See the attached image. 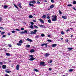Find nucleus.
Segmentation results:
<instances>
[{
    "label": "nucleus",
    "mask_w": 76,
    "mask_h": 76,
    "mask_svg": "<svg viewBox=\"0 0 76 76\" xmlns=\"http://www.w3.org/2000/svg\"><path fill=\"white\" fill-rule=\"evenodd\" d=\"M34 32L35 33V34H36V32H37V30L35 29V30H34Z\"/></svg>",
    "instance_id": "obj_47"
},
{
    "label": "nucleus",
    "mask_w": 76,
    "mask_h": 76,
    "mask_svg": "<svg viewBox=\"0 0 76 76\" xmlns=\"http://www.w3.org/2000/svg\"><path fill=\"white\" fill-rule=\"evenodd\" d=\"M44 64H45V62L44 61H41L40 63V64L41 66H45V65H44Z\"/></svg>",
    "instance_id": "obj_2"
},
{
    "label": "nucleus",
    "mask_w": 76,
    "mask_h": 76,
    "mask_svg": "<svg viewBox=\"0 0 76 76\" xmlns=\"http://www.w3.org/2000/svg\"><path fill=\"white\" fill-rule=\"evenodd\" d=\"M19 43H20V44H22L23 43V42L22 41V40H20L19 42Z\"/></svg>",
    "instance_id": "obj_25"
},
{
    "label": "nucleus",
    "mask_w": 76,
    "mask_h": 76,
    "mask_svg": "<svg viewBox=\"0 0 76 76\" xmlns=\"http://www.w3.org/2000/svg\"><path fill=\"white\" fill-rule=\"evenodd\" d=\"M56 46H57V44H53L52 45V47H55Z\"/></svg>",
    "instance_id": "obj_15"
},
{
    "label": "nucleus",
    "mask_w": 76,
    "mask_h": 76,
    "mask_svg": "<svg viewBox=\"0 0 76 76\" xmlns=\"http://www.w3.org/2000/svg\"><path fill=\"white\" fill-rule=\"evenodd\" d=\"M61 34H62V35H64V32H63V31H62L61 32Z\"/></svg>",
    "instance_id": "obj_41"
},
{
    "label": "nucleus",
    "mask_w": 76,
    "mask_h": 76,
    "mask_svg": "<svg viewBox=\"0 0 76 76\" xmlns=\"http://www.w3.org/2000/svg\"><path fill=\"white\" fill-rule=\"evenodd\" d=\"M70 31V30L69 29H67L66 30V32H69V31Z\"/></svg>",
    "instance_id": "obj_58"
},
{
    "label": "nucleus",
    "mask_w": 76,
    "mask_h": 76,
    "mask_svg": "<svg viewBox=\"0 0 76 76\" xmlns=\"http://www.w3.org/2000/svg\"><path fill=\"white\" fill-rule=\"evenodd\" d=\"M29 57L32 58V57H34V56L32 55H30L29 56Z\"/></svg>",
    "instance_id": "obj_44"
},
{
    "label": "nucleus",
    "mask_w": 76,
    "mask_h": 76,
    "mask_svg": "<svg viewBox=\"0 0 76 76\" xmlns=\"http://www.w3.org/2000/svg\"><path fill=\"white\" fill-rule=\"evenodd\" d=\"M37 4H39V3H40V2H39V1H38L37 2Z\"/></svg>",
    "instance_id": "obj_56"
},
{
    "label": "nucleus",
    "mask_w": 76,
    "mask_h": 76,
    "mask_svg": "<svg viewBox=\"0 0 76 76\" xmlns=\"http://www.w3.org/2000/svg\"><path fill=\"white\" fill-rule=\"evenodd\" d=\"M50 61V62H48V63H49L50 64V63H51L53 62V61L51 60Z\"/></svg>",
    "instance_id": "obj_51"
},
{
    "label": "nucleus",
    "mask_w": 76,
    "mask_h": 76,
    "mask_svg": "<svg viewBox=\"0 0 76 76\" xmlns=\"http://www.w3.org/2000/svg\"><path fill=\"white\" fill-rule=\"evenodd\" d=\"M41 37H45V34H41Z\"/></svg>",
    "instance_id": "obj_33"
},
{
    "label": "nucleus",
    "mask_w": 76,
    "mask_h": 76,
    "mask_svg": "<svg viewBox=\"0 0 76 76\" xmlns=\"http://www.w3.org/2000/svg\"><path fill=\"white\" fill-rule=\"evenodd\" d=\"M44 1L45 3H47V0H45Z\"/></svg>",
    "instance_id": "obj_61"
},
{
    "label": "nucleus",
    "mask_w": 76,
    "mask_h": 76,
    "mask_svg": "<svg viewBox=\"0 0 76 76\" xmlns=\"http://www.w3.org/2000/svg\"><path fill=\"white\" fill-rule=\"evenodd\" d=\"M49 70H51V68H49Z\"/></svg>",
    "instance_id": "obj_63"
},
{
    "label": "nucleus",
    "mask_w": 76,
    "mask_h": 76,
    "mask_svg": "<svg viewBox=\"0 0 76 76\" xmlns=\"http://www.w3.org/2000/svg\"><path fill=\"white\" fill-rule=\"evenodd\" d=\"M47 41H48V42H51V40H50V39H48L47 40Z\"/></svg>",
    "instance_id": "obj_42"
},
{
    "label": "nucleus",
    "mask_w": 76,
    "mask_h": 76,
    "mask_svg": "<svg viewBox=\"0 0 76 76\" xmlns=\"http://www.w3.org/2000/svg\"><path fill=\"white\" fill-rule=\"evenodd\" d=\"M34 71H35L36 72H39V70H37V69H34Z\"/></svg>",
    "instance_id": "obj_28"
},
{
    "label": "nucleus",
    "mask_w": 76,
    "mask_h": 76,
    "mask_svg": "<svg viewBox=\"0 0 76 76\" xmlns=\"http://www.w3.org/2000/svg\"><path fill=\"white\" fill-rule=\"evenodd\" d=\"M6 56H10V54L9 53H6Z\"/></svg>",
    "instance_id": "obj_22"
},
{
    "label": "nucleus",
    "mask_w": 76,
    "mask_h": 76,
    "mask_svg": "<svg viewBox=\"0 0 76 76\" xmlns=\"http://www.w3.org/2000/svg\"><path fill=\"white\" fill-rule=\"evenodd\" d=\"M72 71H73V69H70L69 70V72H72Z\"/></svg>",
    "instance_id": "obj_31"
},
{
    "label": "nucleus",
    "mask_w": 76,
    "mask_h": 76,
    "mask_svg": "<svg viewBox=\"0 0 76 76\" xmlns=\"http://www.w3.org/2000/svg\"><path fill=\"white\" fill-rule=\"evenodd\" d=\"M29 3H32V4H35V3H36V1L35 0H33V1H30Z\"/></svg>",
    "instance_id": "obj_6"
},
{
    "label": "nucleus",
    "mask_w": 76,
    "mask_h": 76,
    "mask_svg": "<svg viewBox=\"0 0 76 76\" xmlns=\"http://www.w3.org/2000/svg\"><path fill=\"white\" fill-rule=\"evenodd\" d=\"M36 38H39V35H37L36 36Z\"/></svg>",
    "instance_id": "obj_57"
},
{
    "label": "nucleus",
    "mask_w": 76,
    "mask_h": 76,
    "mask_svg": "<svg viewBox=\"0 0 76 76\" xmlns=\"http://www.w3.org/2000/svg\"><path fill=\"white\" fill-rule=\"evenodd\" d=\"M65 41H66V42H68L69 41V40H68V39H66V40Z\"/></svg>",
    "instance_id": "obj_62"
},
{
    "label": "nucleus",
    "mask_w": 76,
    "mask_h": 76,
    "mask_svg": "<svg viewBox=\"0 0 76 76\" xmlns=\"http://www.w3.org/2000/svg\"><path fill=\"white\" fill-rule=\"evenodd\" d=\"M2 67L3 69H4L6 68V65H4L2 66Z\"/></svg>",
    "instance_id": "obj_16"
},
{
    "label": "nucleus",
    "mask_w": 76,
    "mask_h": 76,
    "mask_svg": "<svg viewBox=\"0 0 76 76\" xmlns=\"http://www.w3.org/2000/svg\"><path fill=\"white\" fill-rule=\"evenodd\" d=\"M67 6H68V7H72V5L70 4H69L67 5Z\"/></svg>",
    "instance_id": "obj_36"
},
{
    "label": "nucleus",
    "mask_w": 76,
    "mask_h": 76,
    "mask_svg": "<svg viewBox=\"0 0 76 76\" xmlns=\"http://www.w3.org/2000/svg\"><path fill=\"white\" fill-rule=\"evenodd\" d=\"M26 48H30L31 47V46L29 45H26Z\"/></svg>",
    "instance_id": "obj_21"
},
{
    "label": "nucleus",
    "mask_w": 76,
    "mask_h": 76,
    "mask_svg": "<svg viewBox=\"0 0 76 76\" xmlns=\"http://www.w3.org/2000/svg\"><path fill=\"white\" fill-rule=\"evenodd\" d=\"M59 14H60V15H61V14H62V12H61V11H60V10H59Z\"/></svg>",
    "instance_id": "obj_43"
},
{
    "label": "nucleus",
    "mask_w": 76,
    "mask_h": 76,
    "mask_svg": "<svg viewBox=\"0 0 76 76\" xmlns=\"http://www.w3.org/2000/svg\"><path fill=\"white\" fill-rule=\"evenodd\" d=\"M29 5L30 6H32V7H34V5L32 4H29Z\"/></svg>",
    "instance_id": "obj_24"
},
{
    "label": "nucleus",
    "mask_w": 76,
    "mask_h": 76,
    "mask_svg": "<svg viewBox=\"0 0 76 76\" xmlns=\"http://www.w3.org/2000/svg\"><path fill=\"white\" fill-rule=\"evenodd\" d=\"M4 9H7V7H8V6L7 5H4Z\"/></svg>",
    "instance_id": "obj_23"
},
{
    "label": "nucleus",
    "mask_w": 76,
    "mask_h": 76,
    "mask_svg": "<svg viewBox=\"0 0 76 76\" xmlns=\"http://www.w3.org/2000/svg\"><path fill=\"white\" fill-rule=\"evenodd\" d=\"M16 31H19L20 30L19 29L17 28L16 29Z\"/></svg>",
    "instance_id": "obj_54"
},
{
    "label": "nucleus",
    "mask_w": 76,
    "mask_h": 76,
    "mask_svg": "<svg viewBox=\"0 0 76 76\" xmlns=\"http://www.w3.org/2000/svg\"><path fill=\"white\" fill-rule=\"evenodd\" d=\"M22 3H20L19 4H18V6L20 7V8H22Z\"/></svg>",
    "instance_id": "obj_7"
},
{
    "label": "nucleus",
    "mask_w": 76,
    "mask_h": 76,
    "mask_svg": "<svg viewBox=\"0 0 76 76\" xmlns=\"http://www.w3.org/2000/svg\"><path fill=\"white\" fill-rule=\"evenodd\" d=\"M48 44V43H43L41 44V46H42V47H43V46H44V45H45V47H47L48 46H47Z\"/></svg>",
    "instance_id": "obj_4"
},
{
    "label": "nucleus",
    "mask_w": 76,
    "mask_h": 76,
    "mask_svg": "<svg viewBox=\"0 0 76 76\" xmlns=\"http://www.w3.org/2000/svg\"><path fill=\"white\" fill-rule=\"evenodd\" d=\"M26 40L28 41H29V42H32V40L31 39H29V38L27 39Z\"/></svg>",
    "instance_id": "obj_11"
},
{
    "label": "nucleus",
    "mask_w": 76,
    "mask_h": 76,
    "mask_svg": "<svg viewBox=\"0 0 76 76\" xmlns=\"http://www.w3.org/2000/svg\"><path fill=\"white\" fill-rule=\"evenodd\" d=\"M33 22H37V21H36V20H33Z\"/></svg>",
    "instance_id": "obj_60"
},
{
    "label": "nucleus",
    "mask_w": 76,
    "mask_h": 76,
    "mask_svg": "<svg viewBox=\"0 0 76 76\" xmlns=\"http://www.w3.org/2000/svg\"><path fill=\"white\" fill-rule=\"evenodd\" d=\"M30 23L31 24V25H34V22H30Z\"/></svg>",
    "instance_id": "obj_45"
},
{
    "label": "nucleus",
    "mask_w": 76,
    "mask_h": 76,
    "mask_svg": "<svg viewBox=\"0 0 76 76\" xmlns=\"http://www.w3.org/2000/svg\"><path fill=\"white\" fill-rule=\"evenodd\" d=\"M39 20L40 21L41 23H44V21L41 18H40L39 19Z\"/></svg>",
    "instance_id": "obj_5"
},
{
    "label": "nucleus",
    "mask_w": 76,
    "mask_h": 76,
    "mask_svg": "<svg viewBox=\"0 0 76 76\" xmlns=\"http://www.w3.org/2000/svg\"><path fill=\"white\" fill-rule=\"evenodd\" d=\"M67 48L68 49V50H73V48Z\"/></svg>",
    "instance_id": "obj_26"
},
{
    "label": "nucleus",
    "mask_w": 76,
    "mask_h": 76,
    "mask_svg": "<svg viewBox=\"0 0 76 76\" xmlns=\"http://www.w3.org/2000/svg\"><path fill=\"white\" fill-rule=\"evenodd\" d=\"M50 1L51 3H54V1L53 0H51Z\"/></svg>",
    "instance_id": "obj_49"
},
{
    "label": "nucleus",
    "mask_w": 76,
    "mask_h": 76,
    "mask_svg": "<svg viewBox=\"0 0 76 76\" xmlns=\"http://www.w3.org/2000/svg\"><path fill=\"white\" fill-rule=\"evenodd\" d=\"M50 55H51V54L48 53H46L45 54V56L48 57V56H50Z\"/></svg>",
    "instance_id": "obj_8"
},
{
    "label": "nucleus",
    "mask_w": 76,
    "mask_h": 76,
    "mask_svg": "<svg viewBox=\"0 0 76 76\" xmlns=\"http://www.w3.org/2000/svg\"><path fill=\"white\" fill-rule=\"evenodd\" d=\"M5 72H6V73H11V71H7V70L5 71Z\"/></svg>",
    "instance_id": "obj_18"
},
{
    "label": "nucleus",
    "mask_w": 76,
    "mask_h": 76,
    "mask_svg": "<svg viewBox=\"0 0 76 76\" xmlns=\"http://www.w3.org/2000/svg\"><path fill=\"white\" fill-rule=\"evenodd\" d=\"M35 59V58H34L33 57H31L30 58L29 60H30V61H33V60H34Z\"/></svg>",
    "instance_id": "obj_10"
},
{
    "label": "nucleus",
    "mask_w": 76,
    "mask_h": 76,
    "mask_svg": "<svg viewBox=\"0 0 76 76\" xmlns=\"http://www.w3.org/2000/svg\"><path fill=\"white\" fill-rule=\"evenodd\" d=\"M46 16L45 15H44L43 16H42V18H46Z\"/></svg>",
    "instance_id": "obj_35"
},
{
    "label": "nucleus",
    "mask_w": 76,
    "mask_h": 76,
    "mask_svg": "<svg viewBox=\"0 0 76 76\" xmlns=\"http://www.w3.org/2000/svg\"><path fill=\"white\" fill-rule=\"evenodd\" d=\"M62 18L63 19H67V17L65 16H62Z\"/></svg>",
    "instance_id": "obj_20"
},
{
    "label": "nucleus",
    "mask_w": 76,
    "mask_h": 76,
    "mask_svg": "<svg viewBox=\"0 0 76 76\" xmlns=\"http://www.w3.org/2000/svg\"><path fill=\"white\" fill-rule=\"evenodd\" d=\"M11 32H12V33H13V34H14V33H15V32H16V31H11Z\"/></svg>",
    "instance_id": "obj_48"
},
{
    "label": "nucleus",
    "mask_w": 76,
    "mask_h": 76,
    "mask_svg": "<svg viewBox=\"0 0 76 76\" xmlns=\"http://www.w3.org/2000/svg\"><path fill=\"white\" fill-rule=\"evenodd\" d=\"M31 29H33L34 28V26L33 25H31L30 26Z\"/></svg>",
    "instance_id": "obj_29"
},
{
    "label": "nucleus",
    "mask_w": 76,
    "mask_h": 76,
    "mask_svg": "<svg viewBox=\"0 0 76 76\" xmlns=\"http://www.w3.org/2000/svg\"><path fill=\"white\" fill-rule=\"evenodd\" d=\"M7 34L8 35H10V33H7Z\"/></svg>",
    "instance_id": "obj_64"
},
{
    "label": "nucleus",
    "mask_w": 76,
    "mask_h": 76,
    "mask_svg": "<svg viewBox=\"0 0 76 76\" xmlns=\"http://www.w3.org/2000/svg\"><path fill=\"white\" fill-rule=\"evenodd\" d=\"M0 28L1 30H4V28H3V27H0Z\"/></svg>",
    "instance_id": "obj_30"
},
{
    "label": "nucleus",
    "mask_w": 76,
    "mask_h": 76,
    "mask_svg": "<svg viewBox=\"0 0 76 76\" xmlns=\"http://www.w3.org/2000/svg\"><path fill=\"white\" fill-rule=\"evenodd\" d=\"M48 23H51V20L50 19L48 20Z\"/></svg>",
    "instance_id": "obj_27"
},
{
    "label": "nucleus",
    "mask_w": 76,
    "mask_h": 76,
    "mask_svg": "<svg viewBox=\"0 0 76 76\" xmlns=\"http://www.w3.org/2000/svg\"><path fill=\"white\" fill-rule=\"evenodd\" d=\"M3 18H2L0 17V22H1V21L2 20Z\"/></svg>",
    "instance_id": "obj_39"
},
{
    "label": "nucleus",
    "mask_w": 76,
    "mask_h": 76,
    "mask_svg": "<svg viewBox=\"0 0 76 76\" xmlns=\"http://www.w3.org/2000/svg\"><path fill=\"white\" fill-rule=\"evenodd\" d=\"M14 6H15V7H16V8L18 9L19 7H18L17 5H16V4H14Z\"/></svg>",
    "instance_id": "obj_19"
},
{
    "label": "nucleus",
    "mask_w": 76,
    "mask_h": 76,
    "mask_svg": "<svg viewBox=\"0 0 76 76\" xmlns=\"http://www.w3.org/2000/svg\"><path fill=\"white\" fill-rule=\"evenodd\" d=\"M73 4H76V1H74L72 3Z\"/></svg>",
    "instance_id": "obj_38"
},
{
    "label": "nucleus",
    "mask_w": 76,
    "mask_h": 76,
    "mask_svg": "<svg viewBox=\"0 0 76 76\" xmlns=\"http://www.w3.org/2000/svg\"><path fill=\"white\" fill-rule=\"evenodd\" d=\"M30 52L31 53H34V52H35V50L34 49H32L31 50Z\"/></svg>",
    "instance_id": "obj_17"
},
{
    "label": "nucleus",
    "mask_w": 76,
    "mask_h": 76,
    "mask_svg": "<svg viewBox=\"0 0 76 76\" xmlns=\"http://www.w3.org/2000/svg\"><path fill=\"white\" fill-rule=\"evenodd\" d=\"M21 29L22 31H23V30H24V28H21Z\"/></svg>",
    "instance_id": "obj_53"
},
{
    "label": "nucleus",
    "mask_w": 76,
    "mask_h": 76,
    "mask_svg": "<svg viewBox=\"0 0 76 76\" xmlns=\"http://www.w3.org/2000/svg\"><path fill=\"white\" fill-rule=\"evenodd\" d=\"M9 46V47H11L12 46V45L10 44L9 45H8Z\"/></svg>",
    "instance_id": "obj_46"
},
{
    "label": "nucleus",
    "mask_w": 76,
    "mask_h": 76,
    "mask_svg": "<svg viewBox=\"0 0 76 76\" xmlns=\"http://www.w3.org/2000/svg\"><path fill=\"white\" fill-rule=\"evenodd\" d=\"M19 33L20 34H25V33L26 34H27L28 33V32H27V31L25 30L24 32L22 31V32H20Z\"/></svg>",
    "instance_id": "obj_3"
},
{
    "label": "nucleus",
    "mask_w": 76,
    "mask_h": 76,
    "mask_svg": "<svg viewBox=\"0 0 76 76\" xmlns=\"http://www.w3.org/2000/svg\"><path fill=\"white\" fill-rule=\"evenodd\" d=\"M29 18H33V16L32 15H30L29 16Z\"/></svg>",
    "instance_id": "obj_32"
},
{
    "label": "nucleus",
    "mask_w": 76,
    "mask_h": 76,
    "mask_svg": "<svg viewBox=\"0 0 76 76\" xmlns=\"http://www.w3.org/2000/svg\"><path fill=\"white\" fill-rule=\"evenodd\" d=\"M17 45L18 46H21V44L19 43H18Z\"/></svg>",
    "instance_id": "obj_40"
},
{
    "label": "nucleus",
    "mask_w": 76,
    "mask_h": 76,
    "mask_svg": "<svg viewBox=\"0 0 76 76\" xmlns=\"http://www.w3.org/2000/svg\"><path fill=\"white\" fill-rule=\"evenodd\" d=\"M16 69L17 70H18L19 69V64H18L17 65V66L16 67Z\"/></svg>",
    "instance_id": "obj_9"
},
{
    "label": "nucleus",
    "mask_w": 76,
    "mask_h": 76,
    "mask_svg": "<svg viewBox=\"0 0 76 76\" xmlns=\"http://www.w3.org/2000/svg\"><path fill=\"white\" fill-rule=\"evenodd\" d=\"M0 65H2V64H3V62H0Z\"/></svg>",
    "instance_id": "obj_50"
},
{
    "label": "nucleus",
    "mask_w": 76,
    "mask_h": 76,
    "mask_svg": "<svg viewBox=\"0 0 76 76\" xmlns=\"http://www.w3.org/2000/svg\"><path fill=\"white\" fill-rule=\"evenodd\" d=\"M34 28H37V29H38V27L37 26L34 25Z\"/></svg>",
    "instance_id": "obj_34"
},
{
    "label": "nucleus",
    "mask_w": 76,
    "mask_h": 76,
    "mask_svg": "<svg viewBox=\"0 0 76 76\" xmlns=\"http://www.w3.org/2000/svg\"><path fill=\"white\" fill-rule=\"evenodd\" d=\"M54 7V4H52L50 6V9H53V7Z\"/></svg>",
    "instance_id": "obj_12"
},
{
    "label": "nucleus",
    "mask_w": 76,
    "mask_h": 76,
    "mask_svg": "<svg viewBox=\"0 0 76 76\" xmlns=\"http://www.w3.org/2000/svg\"><path fill=\"white\" fill-rule=\"evenodd\" d=\"M5 37H6V35H4L2 36V38H5Z\"/></svg>",
    "instance_id": "obj_52"
},
{
    "label": "nucleus",
    "mask_w": 76,
    "mask_h": 76,
    "mask_svg": "<svg viewBox=\"0 0 76 76\" xmlns=\"http://www.w3.org/2000/svg\"><path fill=\"white\" fill-rule=\"evenodd\" d=\"M52 18H52V21H56L57 20V16L56 15H52Z\"/></svg>",
    "instance_id": "obj_1"
},
{
    "label": "nucleus",
    "mask_w": 76,
    "mask_h": 76,
    "mask_svg": "<svg viewBox=\"0 0 76 76\" xmlns=\"http://www.w3.org/2000/svg\"><path fill=\"white\" fill-rule=\"evenodd\" d=\"M30 34H31V35H33V34H35V33L33 32V31H30Z\"/></svg>",
    "instance_id": "obj_13"
},
{
    "label": "nucleus",
    "mask_w": 76,
    "mask_h": 76,
    "mask_svg": "<svg viewBox=\"0 0 76 76\" xmlns=\"http://www.w3.org/2000/svg\"><path fill=\"white\" fill-rule=\"evenodd\" d=\"M5 34V32H3L1 33V35H4Z\"/></svg>",
    "instance_id": "obj_37"
},
{
    "label": "nucleus",
    "mask_w": 76,
    "mask_h": 76,
    "mask_svg": "<svg viewBox=\"0 0 76 76\" xmlns=\"http://www.w3.org/2000/svg\"><path fill=\"white\" fill-rule=\"evenodd\" d=\"M47 19H50V17L48 16L47 17Z\"/></svg>",
    "instance_id": "obj_55"
},
{
    "label": "nucleus",
    "mask_w": 76,
    "mask_h": 76,
    "mask_svg": "<svg viewBox=\"0 0 76 76\" xmlns=\"http://www.w3.org/2000/svg\"><path fill=\"white\" fill-rule=\"evenodd\" d=\"M39 26H40V28H45V26L42 25H39Z\"/></svg>",
    "instance_id": "obj_14"
},
{
    "label": "nucleus",
    "mask_w": 76,
    "mask_h": 76,
    "mask_svg": "<svg viewBox=\"0 0 76 76\" xmlns=\"http://www.w3.org/2000/svg\"><path fill=\"white\" fill-rule=\"evenodd\" d=\"M73 9H74V10H76V9L75 8V7H73Z\"/></svg>",
    "instance_id": "obj_59"
}]
</instances>
